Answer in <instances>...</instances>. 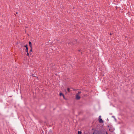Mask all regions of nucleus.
Segmentation results:
<instances>
[{
    "mask_svg": "<svg viewBox=\"0 0 134 134\" xmlns=\"http://www.w3.org/2000/svg\"><path fill=\"white\" fill-rule=\"evenodd\" d=\"M80 98V97L78 95V94H77L76 95V99L77 100H79Z\"/></svg>",
    "mask_w": 134,
    "mask_h": 134,
    "instance_id": "1",
    "label": "nucleus"
},
{
    "mask_svg": "<svg viewBox=\"0 0 134 134\" xmlns=\"http://www.w3.org/2000/svg\"><path fill=\"white\" fill-rule=\"evenodd\" d=\"M98 121L100 123H102L103 122V121L101 118H99Z\"/></svg>",
    "mask_w": 134,
    "mask_h": 134,
    "instance_id": "2",
    "label": "nucleus"
},
{
    "mask_svg": "<svg viewBox=\"0 0 134 134\" xmlns=\"http://www.w3.org/2000/svg\"><path fill=\"white\" fill-rule=\"evenodd\" d=\"M59 95L60 96H63V98H64V94L62 93H60L59 94Z\"/></svg>",
    "mask_w": 134,
    "mask_h": 134,
    "instance_id": "3",
    "label": "nucleus"
},
{
    "mask_svg": "<svg viewBox=\"0 0 134 134\" xmlns=\"http://www.w3.org/2000/svg\"><path fill=\"white\" fill-rule=\"evenodd\" d=\"M29 44L30 47L32 48V43L31 42H29Z\"/></svg>",
    "mask_w": 134,
    "mask_h": 134,
    "instance_id": "4",
    "label": "nucleus"
},
{
    "mask_svg": "<svg viewBox=\"0 0 134 134\" xmlns=\"http://www.w3.org/2000/svg\"><path fill=\"white\" fill-rule=\"evenodd\" d=\"M70 88H67V91L68 92H70Z\"/></svg>",
    "mask_w": 134,
    "mask_h": 134,
    "instance_id": "5",
    "label": "nucleus"
},
{
    "mask_svg": "<svg viewBox=\"0 0 134 134\" xmlns=\"http://www.w3.org/2000/svg\"><path fill=\"white\" fill-rule=\"evenodd\" d=\"M82 133V132L81 131H78V134H81V133Z\"/></svg>",
    "mask_w": 134,
    "mask_h": 134,
    "instance_id": "6",
    "label": "nucleus"
},
{
    "mask_svg": "<svg viewBox=\"0 0 134 134\" xmlns=\"http://www.w3.org/2000/svg\"><path fill=\"white\" fill-rule=\"evenodd\" d=\"M25 51L27 53L28 52V48H27L26 49V50H25Z\"/></svg>",
    "mask_w": 134,
    "mask_h": 134,
    "instance_id": "7",
    "label": "nucleus"
},
{
    "mask_svg": "<svg viewBox=\"0 0 134 134\" xmlns=\"http://www.w3.org/2000/svg\"><path fill=\"white\" fill-rule=\"evenodd\" d=\"M24 47L26 48V49L27 48H28V47H27V44H26L24 46Z\"/></svg>",
    "mask_w": 134,
    "mask_h": 134,
    "instance_id": "8",
    "label": "nucleus"
},
{
    "mask_svg": "<svg viewBox=\"0 0 134 134\" xmlns=\"http://www.w3.org/2000/svg\"><path fill=\"white\" fill-rule=\"evenodd\" d=\"M27 56H28L29 57V53L28 52H27Z\"/></svg>",
    "mask_w": 134,
    "mask_h": 134,
    "instance_id": "9",
    "label": "nucleus"
},
{
    "mask_svg": "<svg viewBox=\"0 0 134 134\" xmlns=\"http://www.w3.org/2000/svg\"><path fill=\"white\" fill-rule=\"evenodd\" d=\"M81 93V92H78V93H77V94H78V95H79V94H80Z\"/></svg>",
    "mask_w": 134,
    "mask_h": 134,
    "instance_id": "10",
    "label": "nucleus"
},
{
    "mask_svg": "<svg viewBox=\"0 0 134 134\" xmlns=\"http://www.w3.org/2000/svg\"><path fill=\"white\" fill-rule=\"evenodd\" d=\"M31 49H30V52H32V48H31Z\"/></svg>",
    "mask_w": 134,
    "mask_h": 134,
    "instance_id": "11",
    "label": "nucleus"
},
{
    "mask_svg": "<svg viewBox=\"0 0 134 134\" xmlns=\"http://www.w3.org/2000/svg\"><path fill=\"white\" fill-rule=\"evenodd\" d=\"M99 118H101V116H99Z\"/></svg>",
    "mask_w": 134,
    "mask_h": 134,
    "instance_id": "12",
    "label": "nucleus"
},
{
    "mask_svg": "<svg viewBox=\"0 0 134 134\" xmlns=\"http://www.w3.org/2000/svg\"><path fill=\"white\" fill-rule=\"evenodd\" d=\"M112 34H113V33H110V35H112Z\"/></svg>",
    "mask_w": 134,
    "mask_h": 134,
    "instance_id": "13",
    "label": "nucleus"
},
{
    "mask_svg": "<svg viewBox=\"0 0 134 134\" xmlns=\"http://www.w3.org/2000/svg\"><path fill=\"white\" fill-rule=\"evenodd\" d=\"M78 51L79 52H80L81 51V50H78Z\"/></svg>",
    "mask_w": 134,
    "mask_h": 134,
    "instance_id": "14",
    "label": "nucleus"
},
{
    "mask_svg": "<svg viewBox=\"0 0 134 134\" xmlns=\"http://www.w3.org/2000/svg\"><path fill=\"white\" fill-rule=\"evenodd\" d=\"M106 134H108V132H107V131H106Z\"/></svg>",
    "mask_w": 134,
    "mask_h": 134,
    "instance_id": "15",
    "label": "nucleus"
},
{
    "mask_svg": "<svg viewBox=\"0 0 134 134\" xmlns=\"http://www.w3.org/2000/svg\"><path fill=\"white\" fill-rule=\"evenodd\" d=\"M65 92H66V90H65Z\"/></svg>",
    "mask_w": 134,
    "mask_h": 134,
    "instance_id": "16",
    "label": "nucleus"
},
{
    "mask_svg": "<svg viewBox=\"0 0 134 134\" xmlns=\"http://www.w3.org/2000/svg\"><path fill=\"white\" fill-rule=\"evenodd\" d=\"M81 54L82 53V52H81Z\"/></svg>",
    "mask_w": 134,
    "mask_h": 134,
    "instance_id": "17",
    "label": "nucleus"
},
{
    "mask_svg": "<svg viewBox=\"0 0 134 134\" xmlns=\"http://www.w3.org/2000/svg\"><path fill=\"white\" fill-rule=\"evenodd\" d=\"M16 14H18V13L17 12H16Z\"/></svg>",
    "mask_w": 134,
    "mask_h": 134,
    "instance_id": "18",
    "label": "nucleus"
},
{
    "mask_svg": "<svg viewBox=\"0 0 134 134\" xmlns=\"http://www.w3.org/2000/svg\"><path fill=\"white\" fill-rule=\"evenodd\" d=\"M94 134V133H93V134Z\"/></svg>",
    "mask_w": 134,
    "mask_h": 134,
    "instance_id": "19",
    "label": "nucleus"
}]
</instances>
